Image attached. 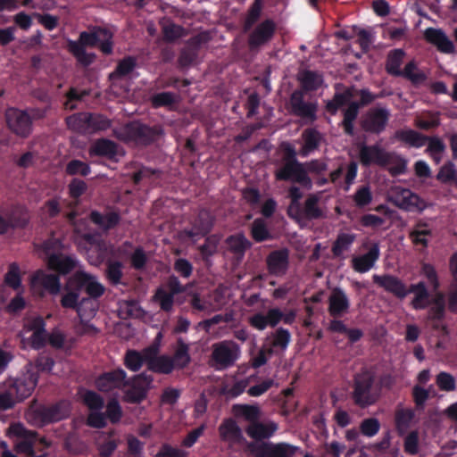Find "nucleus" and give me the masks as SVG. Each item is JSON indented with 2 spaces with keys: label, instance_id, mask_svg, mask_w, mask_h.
Wrapping results in <instances>:
<instances>
[{
  "label": "nucleus",
  "instance_id": "nucleus-1",
  "mask_svg": "<svg viewBox=\"0 0 457 457\" xmlns=\"http://www.w3.org/2000/svg\"><path fill=\"white\" fill-rule=\"evenodd\" d=\"M376 98L377 96L368 88L359 89L355 86L345 87L343 91H337L332 99L328 101L326 110L331 115H335L341 107L347 104V107L343 110L341 126L346 135L353 136L354 121L360 109L370 104Z\"/></svg>",
  "mask_w": 457,
  "mask_h": 457
},
{
  "label": "nucleus",
  "instance_id": "nucleus-2",
  "mask_svg": "<svg viewBox=\"0 0 457 457\" xmlns=\"http://www.w3.org/2000/svg\"><path fill=\"white\" fill-rule=\"evenodd\" d=\"M10 437H15V450L28 457H48L46 449L52 446V442L33 430L27 429L23 424L12 423L7 430Z\"/></svg>",
  "mask_w": 457,
  "mask_h": 457
},
{
  "label": "nucleus",
  "instance_id": "nucleus-3",
  "mask_svg": "<svg viewBox=\"0 0 457 457\" xmlns=\"http://www.w3.org/2000/svg\"><path fill=\"white\" fill-rule=\"evenodd\" d=\"M164 135L162 126H149L140 121L134 120L127 123L118 137L137 146L146 147L155 144Z\"/></svg>",
  "mask_w": 457,
  "mask_h": 457
},
{
  "label": "nucleus",
  "instance_id": "nucleus-4",
  "mask_svg": "<svg viewBox=\"0 0 457 457\" xmlns=\"http://www.w3.org/2000/svg\"><path fill=\"white\" fill-rule=\"evenodd\" d=\"M353 381L352 399L356 406L364 409L377 403L379 393L375 386L374 371L362 369L354 375Z\"/></svg>",
  "mask_w": 457,
  "mask_h": 457
},
{
  "label": "nucleus",
  "instance_id": "nucleus-5",
  "mask_svg": "<svg viewBox=\"0 0 457 457\" xmlns=\"http://www.w3.org/2000/svg\"><path fill=\"white\" fill-rule=\"evenodd\" d=\"M295 149L287 145L282 156V166L275 170V178L278 181H293L302 185L311 183L305 169L296 158Z\"/></svg>",
  "mask_w": 457,
  "mask_h": 457
},
{
  "label": "nucleus",
  "instance_id": "nucleus-6",
  "mask_svg": "<svg viewBox=\"0 0 457 457\" xmlns=\"http://www.w3.org/2000/svg\"><path fill=\"white\" fill-rule=\"evenodd\" d=\"M404 55V51L400 48L390 51L386 62V72L395 77H403L409 79L413 85L422 84L427 79V76L423 71H415L417 65L414 62H409L404 69L401 70Z\"/></svg>",
  "mask_w": 457,
  "mask_h": 457
},
{
  "label": "nucleus",
  "instance_id": "nucleus-7",
  "mask_svg": "<svg viewBox=\"0 0 457 457\" xmlns=\"http://www.w3.org/2000/svg\"><path fill=\"white\" fill-rule=\"evenodd\" d=\"M240 355L238 344L233 340H222L212 345L210 364L216 370H224L233 367Z\"/></svg>",
  "mask_w": 457,
  "mask_h": 457
},
{
  "label": "nucleus",
  "instance_id": "nucleus-8",
  "mask_svg": "<svg viewBox=\"0 0 457 457\" xmlns=\"http://www.w3.org/2000/svg\"><path fill=\"white\" fill-rule=\"evenodd\" d=\"M74 43L85 49L97 46L104 54L110 55L113 51V33L107 28L94 26L88 31L80 32Z\"/></svg>",
  "mask_w": 457,
  "mask_h": 457
},
{
  "label": "nucleus",
  "instance_id": "nucleus-9",
  "mask_svg": "<svg viewBox=\"0 0 457 457\" xmlns=\"http://www.w3.org/2000/svg\"><path fill=\"white\" fill-rule=\"evenodd\" d=\"M153 381V376L147 375L145 372L127 379L124 401L132 404L142 403L147 397Z\"/></svg>",
  "mask_w": 457,
  "mask_h": 457
},
{
  "label": "nucleus",
  "instance_id": "nucleus-10",
  "mask_svg": "<svg viewBox=\"0 0 457 457\" xmlns=\"http://www.w3.org/2000/svg\"><path fill=\"white\" fill-rule=\"evenodd\" d=\"M9 130L21 138H27L32 133L33 120L27 111L18 108H7L4 113Z\"/></svg>",
  "mask_w": 457,
  "mask_h": 457
},
{
  "label": "nucleus",
  "instance_id": "nucleus-11",
  "mask_svg": "<svg viewBox=\"0 0 457 457\" xmlns=\"http://www.w3.org/2000/svg\"><path fill=\"white\" fill-rule=\"evenodd\" d=\"M290 112L296 117L301 118L305 124H312L318 119L317 102H306L304 94L302 90H295L289 98Z\"/></svg>",
  "mask_w": 457,
  "mask_h": 457
},
{
  "label": "nucleus",
  "instance_id": "nucleus-12",
  "mask_svg": "<svg viewBox=\"0 0 457 457\" xmlns=\"http://www.w3.org/2000/svg\"><path fill=\"white\" fill-rule=\"evenodd\" d=\"M250 453L255 457H294L297 447L288 443H250L248 444Z\"/></svg>",
  "mask_w": 457,
  "mask_h": 457
},
{
  "label": "nucleus",
  "instance_id": "nucleus-13",
  "mask_svg": "<svg viewBox=\"0 0 457 457\" xmlns=\"http://www.w3.org/2000/svg\"><path fill=\"white\" fill-rule=\"evenodd\" d=\"M276 30L277 25L272 19H265L258 23L248 35L249 49L257 51L269 44L274 37Z\"/></svg>",
  "mask_w": 457,
  "mask_h": 457
},
{
  "label": "nucleus",
  "instance_id": "nucleus-14",
  "mask_svg": "<svg viewBox=\"0 0 457 457\" xmlns=\"http://www.w3.org/2000/svg\"><path fill=\"white\" fill-rule=\"evenodd\" d=\"M208 39V36L205 32L199 33L187 39L179 52L178 58L179 67L185 69L195 63L203 44L206 43Z\"/></svg>",
  "mask_w": 457,
  "mask_h": 457
},
{
  "label": "nucleus",
  "instance_id": "nucleus-15",
  "mask_svg": "<svg viewBox=\"0 0 457 457\" xmlns=\"http://www.w3.org/2000/svg\"><path fill=\"white\" fill-rule=\"evenodd\" d=\"M95 384L96 387L103 393L123 389L127 384V373L121 368L105 371L96 378Z\"/></svg>",
  "mask_w": 457,
  "mask_h": 457
},
{
  "label": "nucleus",
  "instance_id": "nucleus-16",
  "mask_svg": "<svg viewBox=\"0 0 457 457\" xmlns=\"http://www.w3.org/2000/svg\"><path fill=\"white\" fill-rule=\"evenodd\" d=\"M389 118L390 112L386 108H372L362 120V129L366 132L378 135L386 129Z\"/></svg>",
  "mask_w": 457,
  "mask_h": 457
},
{
  "label": "nucleus",
  "instance_id": "nucleus-17",
  "mask_svg": "<svg viewBox=\"0 0 457 457\" xmlns=\"http://www.w3.org/2000/svg\"><path fill=\"white\" fill-rule=\"evenodd\" d=\"M73 279L78 289L84 290L92 299L101 297L105 292V287L97 280V278L86 271H77Z\"/></svg>",
  "mask_w": 457,
  "mask_h": 457
},
{
  "label": "nucleus",
  "instance_id": "nucleus-18",
  "mask_svg": "<svg viewBox=\"0 0 457 457\" xmlns=\"http://www.w3.org/2000/svg\"><path fill=\"white\" fill-rule=\"evenodd\" d=\"M359 161L363 167L377 165L383 166L388 151L381 147L379 145L360 144L359 146Z\"/></svg>",
  "mask_w": 457,
  "mask_h": 457
},
{
  "label": "nucleus",
  "instance_id": "nucleus-19",
  "mask_svg": "<svg viewBox=\"0 0 457 457\" xmlns=\"http://www.w3.org/2000/svg\"><path fill=\"white\" fill-rule=\"evenodd\" d=\"M266 265L269 273L275 277L284 276L289 266V251L281 248L271 251L266 257Z\"/></svg>",
  "mask_w": 457,
  "mask_h": 457
},
{
  "label": "nucleus",
  "instance_id": "nucleus-20",
  "mask_svg": "<svg viewBox=\"0 0 457 457\" xmlns=\"http://www.w3.org/2000/svg\"><path fill=\"white\" fill-rule=\"evenodd\" d=\"M147 369L159 374H170L174 370V361L168 355L158 356V348L149 346L146 352Z\"/></svg>",
  "mask_w": 457,
  "mask_h": 457
},
{
  "label": "nucleus",
  "instance_id": "nucleus-21",
  "mask_svg": "<svg viewBox=\"0 0 457 457\" xmlns=\"http://www.w3.org/2000/svg\"><path fill=\"white\" fill-rule=\"evenodd\" d=\"M278 425L273 420L256 421L253 424H248L245 428L246 435L254 440V443H262L263 440H268L277 432Z\"/></svg>",
  "mask_w": 457,
  "mask_h": 457
},
{
  "label": "nucleus",
  "instance_id": "nucleus-22",
  "mask_svg": "<svg viewBox=\"0 0 457 457\" xmlns=\"http://www.w3.org/2000/svg\"><path fill=\"white\" fill-rule=\"evenodd\" d=\"M70 404L65 401H60L50 406H44L37 411V414L43 423L48 424L60 421L70 415Z\"/></svg>",
  "mask_w": 457,
  "mask_h": 457
},
{
  "label": "nucleus",
  "instance_id": "nucleus-23",
  "mask_svg": "<svg viewBox=\"0 0 457 457\" xmlns=\"http://www.w3.org/2000/svg\"><path fill=\"white\" fill-rule=\"evenodd\" d=\"M282 320V311L279 308H270L266 314L256 312L249 317V325L260 331L264 330L268 326L275 328Z\"/></svg>",
  "mask_w": 457,
  "mask_h": 457
},
{
  "label": "nucleus",
  "instance_id": "nucleus-24",
  "mask_svg": "<svg viewBox=\"0 0 457 457\" xmlns=\"http://www.w3.org/2000/svg\"><path fill=\"white\" fill-rule=\"evenodd\" d=\"M373 282L385 291L394 295L400 300L406 297L404 282L398 277L391 274L378 275L372 277Z\"/></svg>",
  "mask_w": 457,
  "mask_h": 457
},
{
  "label": "nucleus",
  "instance_id": "nucleus-25",
  "mask_svg": "<svg viewBox=\"0 0 457 457\" xmlns=\"http://www.w3.org/2000/svg\"><path fill=\"white\" fill-rule=\"evenodd\" d=\"M6 384L12 390L20 402L31 395L37 384V378L33 375H25L15 379H10Z\"/></svg>",
  "mask_w": 457,
  "mask_h": 457
},
{
  "label": "nucleus",
  "instance_id": "nucleus-26",
  "mask_svg": "<svg viewBox=\"0 0 457 457\" xmlns=\"http://www.w3.org/2000/svg\"><path fill=\"white\" fill-rule=\"evenodd\" d=\"M227 251L232 254L233 260L239 263L243 261L245 252L252 247V243L243 233L228 236L225 240Z\"/></svg>",
  "mask_w": 457,
  "mask_h": 457
},
{
  "label": "nucleus",
  "instance_id": "nucleus-27",
  "mask_svg": "<svg viewBox=\"0 0 457 457\" xmlns=\"http://www.w3.org/2000/svg\"><path fill=\"white\" fill-rule=\"evenodd\" d=\"M213 227V218L205 210L201 211L195 218L193 227L183 230V234L190 239L207 235Z\"/></svg>",
  "mask_w": 457,
  "mask_h": 457
},
{
  "label": "nucleus",
  "instance_id": "nucleus-28",
  "mask_svg": "<svg viewBox=\"0 0 457 457\" xmlns=\"http://www.w3.org/2000/svg\"><path fill=\"white\" fill-rule=\"evenodd\" d=\"M320 198L317 195L311 194L308 195L306 200L304 201V204L302 207L300 205V210L298 213L292 214L290 218L295 220H320L325 217V214L322 209L319 206Z\"/></svg>",
  "mask_w": 457,
  "mask_h": 457
},
{
  "label": "nucleus",
  "instance_id": "nucleus-29",
  "mask_svg": "<svg viewBox=\"0 0 457 457\" xmlns=\"http://www.w3.org/2000/svg\"><path fill=\"white\" fill-rule=\"evenodd\" d=\"M350 308V301L345 291L340 287H334L328 297V313L334 318L342 317Z\"/></svg>",
  "mask_w": 457,
  "mask_h": 457
},
{
  "label": "nucleus",
  "instance_id": "nucleus-30",
  "mask_svg": "<svg viewBox=\"0 0 457 457\" xmlns=\"http://www.w3.org/2000/svg\"><path fill=\"white\" fill-rule=\"evenodd\" d=\"M425 37L428 42L436 47L443 54H453L455 47L453 41L440 29L428 28L425 31Z\"/></svg>",
  "mask_w": 457,
  "mask_h": 457
},
{
  "label": "nucleus",
  "instance_id": "nucleus-31",
  "mask_svg": "<svg viewBox=\"0 0 457 457\" xmlns=\"http://www.w3.org/2000/svg\"><path fill=\"white\" fill-rule=\"evenodd\" d=\"M303 145L299 150L302 157H307L317 151L324 137L323 135L315 128H307L302 132Z\"/></svg>",
  "mask_w": 457,
  "mask_h": 457
},
{
  "label": "nucleus",
  "instance_id": "nucleus-32",
  "mask_svg": "<svg viewBox=\"0 0 457 457\" xmlns=\"http://www.w3.org/2000/svg\"><path fill=\"white\" fill-rule=\"evenodd\" d=\"M89 219L102 230L110 231L120 224L121 217L117 211H110L106 213H102L96 210H93L89 213Z\"/></svg>",
  "mask_w": 457,
  "mask_h": 457
},
{
  "label": "nucleus",
  "instance_id": "nucleus-33",
  "mask_svg": "<svg viewBox=\"0 0 457 457\" xmlns=\"http://www.w3.org/2000/svg\"><path fill=\"white\" fill-rule=\"evenodd\" d=\"M379 247L378 244H374L368 253L355 256L352 260L353 270L359 273L369 271L379 258Z\"/></svg>",
  "mask_w": 457,
  "mask_h": 457
},
{
  "label": "nucleus",
  "instance_id": "nucleus-34",
  "mask_svg": "<svg viewBox=\"0 0 457 457\" xmlns=\"http://www.w3.org/2000/svg\"><path fill=\"white\" fill-rule=\"evenodd\" d=\"M118 144L108 138H99L92 145L89 150L90 155L105 157L115 160L118 154Z\"/></svg>",
  "mask_w": 457,
  "mask_h": 457
},
{
  "label": "nucleus",
  "instance_id": "nucleus-35",
  "mask_svg": "<svg viewBox=\"0 0 457 457\" xmlns=\"http://www.w3.org/2000/svg\"><path fill=\"white\" fill-rule=\"evenodd\" d=\"M397 206L405 211H423L425 208L424 201L410 189L402 188L399 192Z\"/></svg>",
  "mask_w": 457,
  "mask_h": 457
},
{
  "label": "nucleus",
  "instance_id": "nucleus-36",
  "mask_svg": "<svg viewBox=\"0 0 457 457\" xmlns=\"http://www.w3.org/2000/svg\"><path fill=\"white\" fill-rule=\"evenodd\" d=\"M221 440L233 444L241 443L244 440L240 427L232 419L225 420L219 428Z\"/></svg>",
  "mask_w": 457,
  "mask_h": 457
},
{
  "label": "nucleus",
  "instance_id": "nucleus-37",
  "mask_svg": "<svg viewBox=\"0 0 457 457\" xmlns=\"http://www.w3.org/2000/svg\"><path fill=\"white\" fill-rule=\"evenodd\" d=\"M382 168L387 169L391 176L403 175L407 170V160L395 152H387Z\"/></svg>",
  "mask_w": 457,
  "mask_h": 457
},
{
  "label": "nucleus",
  "instance_id": "nucleus-38",
  "mask_svg": "<svg viewBox=\"0 0 457 457\" xmlns=\"http://www.w3.org/2000/svg\"><path fill=\"white\" fill-rule=\"evenodd\" d=\"M395 138L410 147L420 148L426 144L427 136L414 129H398L395 132Z\"/></svg>",
  "mask_w": 457,
  "mask_h": 457
},
{
  "label": "nucleus",
  "instance_id": "nucleus-39",
  "mask_svg": "<svg viewBox=\"0 0 457 457\" xmlns=\"http://www.w3.org/2000/svg\"><path fill=\"white\" fill-rule=\"evenodd\" d=\"M47 264L51 270H54L60 274L66 275L75 269L77 260L72 256H64L61 253L51 256L47 261Z\"/></svg>",
  "mask_w": 457,
  "mask_h": 457
},
{
  "label": "nucleus",
  "instance_id": "nucleus-40",
  "mask_svg": "<svg viewBox=\"0 0 457 457\" xmlns=\"http://www.w3.org/2000/svg\"><path fill=\"white\" fill-rule=\"evenodd\" d=\"M91 112H81L66 118L67 127L79 134H89Z\"/></svg>",
  "mask_w": 457,
  "mask_h": 457
},
{
  "label": "nucleus",
  "instance_id": "nucleus-41",
  "mask_svg": "<svg viewBox=\"0 0 457 457\" xmlns=\"http://www.w3.org/2000/svg\"><path fill=\"white\" fill-rule=\"evenodd\" d=\"M432 236V230L428 228V224L423 220H419L414 228L409 232V238L411 243L423 248L428 246V237Z\"/></svg>",
  "mask_w": 457,
  "mask_h": 457
},
{
  "label": "nucleus",
  "instance_id": "nucleus-42",
  "mask_svg": "<svg viewBox=\"0 0 457 457\" xmlns=\"http://www.w3.org/2000/svg\"><path fill=\"white\" fill-rule=\"evenodd\" d=\"M298 80L302 87V91L304 93L316 91L323 83L322 76L317 71L305 70L299 73Z\"/></svg>",
  "mask_w": 457,
  "mask_h": 457
},
{
  "label": "nucleus",
  "instance_id": "nucleus-43",
  "mask_svg": "<svg viewBox=\"0 0 457 457\" xmlns=\"http://www.w3.org/2000/svg\"><path fill=\"white\" fill-rule=\"evenodd\" d=\"M33 280L42 286L51 295H57L60 292L61 283L58 275L38 270L33 276Z\"/></svg>",
  "mask_w": 457,
  "mask_h": 457
},
{
  "label": "nucleus",
  "instance_id": "nucleus-44",
  "mask_svg": "<svg viewBox=\"0 0 457 457\" xmlns=\"http://www.w3.org/2000/svg\"><path fill=\"white\" fill-rule=\"evenodd\" d=\"M124 265L120 261L107 259L105 261L104 275L112 286L122 284Z\"/></svg>",
  "mask_w": 457,
  "mask_h": 457
},
{
  "label": "nucleus",
  "instance_id": "nucleus-45",
  "mask_svg": "<svg viewBox=\"0 0 457 457\" xmlns=\"http://www.w3.org/2000/svg\"><path fill=\"white\" fill-rule=\"evenodd\" d=\"M414 418L415 412L411 408H402L396 410L395 414V423L399 436H403L406 434Z\"/></svg>",
  "mask_w": 457,
  "mask_h": 457
},
{
  "label": "nucleus",
  "instance_id": "nucleus-46",
  "mask_svg": "<svg viewBox=\"0 0 457 457\" xmlns=\"http://www.w3.org/2000/svg\"><path fill=\"white\" fill-rule=\"evenodd\" d=\"M149 347L145 348L142 352L137 350H128L124 356V365L130 371H138L144 363L147 365L146 352Z\"/></svg>",
  "mask_w": 457,
  "mask_h": 457
},
{
  "label": "nucleus",
  "instance_id": "nucleus-47",
  "mask_svg": "<svg viewBox=\"0 0 457 457\" xmlns=\"http://www.w3.org/2000/svg\"><path fill=\"white\" fill-rule=\"evenodd\" d=\"M67 49L75 57L77 62L84 67L92 64L96 58L94 53H87L85 48L80 47L71 39L67 42Z\"/></svg>",
  "mask_w": 457,
  "mask_h": 457
},
{
  "label": "nucleus",
  "instance_id": "nucleus-48",
  "mask_svg": "<svg viewBox=\"0 0 457 457\" xmlns=\"http://www.w3.org/2000/svg\"><path fill=\"white\" fill-rule=\"evenodd\" d=\"M61 304L63 308H70L76 310L79 316L84 315L82 309L84 304H93L91 299L82 298L79 301V294L75 291L65 294L61 299Z\"/></svg>",
  "mask_w": 457,
  "mask_h": 457
},
{
  "label": "nucleus",
  "instance_id": "nucleus-49",
  "mask_svg": "<svg viewBox=\"0 0 457 457\" xmlns=\"http://www.w3.org/2000/svg\"><path fill=\"white\" fill-rule=\"evenodd\" d=\"M4 284L16 292L23 291L21 274L18 263L12 262L9 264L8 270L4 277Z\"/></svg>",
  "mask_w": 457,
  "mask_h": 457
},
{
  "label": "nucleus",
  "instance_id": "nucleus-50",
  "mask_svg": "<svg viewBox=\"0 0 457 457\" xmlns=\"http://www.w3.org/2000/svg\"><path fill=\"white\" fill-rule=\"evenodd\" d=\"M250 234L256 243H262L273 238L266 221L262 218H257L252 222Z\"/></svg>",
  "mask_w": 457,
  "mask_h": 457
},
{
  "label": "nucleus",
  "instance_id": "nucleus-51",
  "mask_svg": "<svg viewBox=\"0 0 457 457\" xmlns=\"http://www.w3.org/2000/svg\"><path fill=\"white\" fill-rule=\"evenodd\" d=\"M232 411L236 417L244 418L249 424L258 421L261 416V410L257 405L234 404Z\"/></svg>",
  "mask_w": 457,
  "mask_h": 457
},
{
  "label": "nucleus",
  "instance_id": "nucleus-52",
  "mask_svg": "<svg viewBox=\"0 0 457 457\" xmlns=\"http://www.w3.org/2000/svg\"><path fill=\"white\" fill-rule=\"evenodd\" d=\"M355 240L354 234L340 233L334 241L331 252L334 257L339 258L345 251H347Z\"/></svg>",
  "mask_w": 457,
  "mask_h": 457
},
{
  "label": "nucleus",
  "instance_id": "nucleus-53",
  "mask_svg": "<svg viewBox=\"0 0 457 457\" xmlns=\"http://www.w3.org/2000/svg\"><path fill=\"white\" fill-rule=\"evenodd\" d=\"M137 67V60L133 56L121 59L115 70L110 74V79H121L129 75Z\"/></svg>",
  "mask_w": 457,
  "mask_h": 457
},
{
  "label": "nucleus",
  "instance_id": "nucleus-54",
  "mask_svg": "<svg viewBox=\"0 0 457 457\" xmlns=\"http://www.w3.org/2000/svg\"><path fill=\"white\" fill-rule=\"evenodd\" d=\"M39 249L44 253L48 261L51 256L62 253L63 250V244L59 237H55L54 235L52 234L39 245Z\"/></svg>",
  "mask_w": 457,
  "mask_h": 457
},
{
  "label": "nucleus",
  "instance_id": "nucleus-55",
  "mask_svg": "<svg viewBox=\"0 0 457 457\" xmlns=\"http://www.w3.org/2000/svg\"><path fill=\"white\" fill-rule=\"evenodd\" d=\"M262 10V0H254L250 8L248 9L246 17L244 21L243 29L245 32H248L258 21L261 17Z\"/></svg>",
  "mask_w": 457,
  "mask_h": 457
},
{
  "label": "nucleus",
  "instance_id": "nucleus-56",
  "mask_svg": "<svg viewBox=\"0 0 457 457\" xmlns=\"http://www.w3.org/2000/svg\"><path fill=\"white\" fill-rule=\"evenodd\" d=\"M436 179L442 184L457 183V170L453 162L447 161L436 174Z\"/></svg>",
  "mask_w": 457,
  "mask_h": 457
},
{
  "label": "nucleus",
  "instance_id": "nucleus-57",
  "mask_svg": "<svg viewBox=\"0 0 457 457\" xmlns=\"http://www.w3.org/2000/svg\"><path fill=\"white\" fill-rule=\"evenodd\" d=\"M162 33L163 39L166 42L171 43L185 35V29L182 26L169 21L168 23L162 25Z\"/></svg>",
  "mask_w": 457,
  "mask_h": 457
},
{
  "label": "nucleus",
  "instance_id": "nucleus-58",
  "mask_svg": "<svg viewBox=\"0 0 457 457\" xmlns=\"http://www.w3.org/2000/svg\"><path fill=\"white\" fill-rule=\"evenodd\" d=\"M104 414L105 415L106 420H108L113 425L120 421L123 416V411L116 398H112L107 402Z\"/></svg>",
  "mask_w": 457,
  "mask_h": 457
},
{
  "label": "nucleus",
  "instance_id": "nucleus-59",
  "mask_svg": "<svg viewBox=\"0 0 457 457\" xmlns=\"http://www.w3.org/2000/svg\"><path fill=\"white\" fill-rule=\"evenodd\" d=\"M271 343L270 346L272 348H278L282 351L286 350L291 341V334L288 329L284 328L282 327L278 328L271 334Z\"/></svg>",
  "mask_w": 457,
  "mask_h": 457
},
{
  "label": "nucleus",
  "instance_id": "nucleus-60",
  "mask_svg": "<svg viewBox=\"0 0 457 457\" xmlns=\"http://www.w3.org/2000/svg\"><path fill=\"white\" fill-rule=\"evenodd\" d=\"M171 359L174 361V368H185L190 362L188 345L179 339L178 341V346L175 350L174 355Z\"/></svg>",
  "mask_w": 457,
  "mask_h": 457
},
{
  "label": "nucleus",
  "instance_id": "nucleus-61",
  "mask_svg": "<svg viewBox=\"0 0 457 457\" xmlns=\"http://www.w3.org/2000/svg\"><path fill=\"white\" fill-rule=\"evenodd\" d=\"M7 220L10 224V229H14L26 228L29 219L25 210L18 208L8 215Z\"/></svg>",
  "mask_w": 457,
  "mask_h": 457
},
{
  "label": "nucleus",
  "instance_id": "nucleus-62",
  "mask_svg": "<svg viewBox=\"0 0 457 457\" xmlns=\"http://www.w3.org/2000/svg\"><path fill=\"white\" fill-rule=\"evenodd\" d=\"M83 403L92 411H101L104 406V398L93 390H86L82 395Z\"/></svg>",
  "mask_w": 457,
  "mask_h": 457
},
{
  "label": "nucleus",
  "instance_id": "nucleus-63",
  "mask_svg": "<svg viewBox=\"0 0 457 457\" xmlns=\"http://www.w3.org/2000/svg\"><path fill=\"white\" fill-rule=\"evenodd\" d=\"M112 126V120L100 113L91 112L89 134L107 130Z\"/></svg>",
  "mask_w": 457,
  "mask_h": 457
},
{
  "label": "nucleus",
  "instance_id": "nucleus-64",
  "mask_svg": "<svg viewBox=\"0 0 457 457\" xmlns=\"http://www.w3.org/2000/svg\"><path fill=\"white\" fill-rule=\"evenodd\" d=\"M372 198L373 195L368 185L361 186L353 195L354 204L358 208L369 205L372 202Z\"/></svg>",
  "mask_w": 457,
  "mask_h": 457
}]
</instances>
